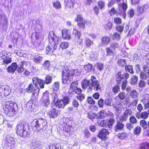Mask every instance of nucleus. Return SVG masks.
Wrapping results in <instances>:
<instances>
[{
    "label": "nucleus",
    "instance_id": "72a5a7b5",
    "mask_svg": "<svg viewBox=\"0 0 149 149\" xmlns=\"http://www.w3.org/2000/svg\"><path fill=\"white\" fill-rule=\"evenodd\" d=\"M118 65L121 68H123L126 65V60L123 59H120L117 61Z\"/></svg>",
    "mask_w": 149,
    "mask_h": 149
},
{
    "label": "nucleus",
    "instance_id": "1a4fd4ad",
    "mask_svg": "<svg viewBox=\"0 0 149 149\" xmlns=\"http://www.w3.org/2000/svg\"><path fill=\"white\" fill-rule=\"evenodd\" d=\"M15 143V141L13 138L9 136H7L4 144L5 146L7 149H10L13 147Z\"/></svg>",
    "mask_w": 149,
    "mask_h": 149
},
{
    "label": "nucleus",
    "instance_id": "7ed1b4c3",
    "mask_svg": "<svg viewBox=\"0 0 149 149\" xmlns=\"http://www.w3.org/2000/svg\"><path fill=\"white\" fill-rule=\"evenodd\" d=\"M3 110L7 116H13L17 113L18 108L17 104L10 100L6 102Z\"/></svg>",
    "mask_w": 149,
    "mask_h": 149
},
{
    "label": "nucleus",
    "instance_id": "393cba45",
    "mask_svg": "<svg viewBox=\"0 0 149 149\" xmlns=\"http://www.w3.org/2000/svg\"><path fill=\"white\" fill-rule=\"evenodd\" d=\"M124 125L120 122H118L114 126L113 129L115 132H118L121 130L123 129Z\"/></svg>",
    "mask_w": 149,
    "mask_h": 149
},
{
    "label": "nucleus",
    "instance_id": "473e14b6",
    "mask_svg": "<svg viewBox=\"0 0 149 149\" xmlns=\"http://www.w3.org/2000/svg\"><path fill=\"white\" fill-rule=\"evenodd\" d=\"M70 70L68 69L67 67L64 68L62 71V76L69 77L70 75H69Z\"/></svg>",
    "mask_w": 149,
    "mask_h": 149
},
{
    "label": "nucleus",
    "instance_id": "4be33fe9",
    "mask_svg": "<svg viewBox=\"0 0 149 149\" xmlns=\"http://www.w3.org/2000/svg\"><path fill=\"white\" fill-rule=\"evenodd\" d=\"M72 128V126L66 125L64 127H63V133L64 135L66 136L69 135L70 134L71 128Z\"/></svg>",
    "mask_w": 149,
    "mask_h": 149
},
{
    "label": "nucleus",
    "instance_id": "69168bd1",
    "mask_svg": "<svg viewBox=\"0 0 149 149\" xmlns=\"http://www.w3.org/2000/svg\"><path fill=\"white\" fill-rule=\"evenodd\" d=\"M129 120L130 123L136 124L137 123V120L134 116H132L129 118Z\"/></svg>",
    "mask_w": 149,
    "mask_h": 149
},
{
    "label": "nucleus",
    "instance_id": "dca6fc26",
    "mask_svg": "<svg viewBox=\"0 0 149 149\" xmlns=\"http://www.w3.org/2000/svg\"><path fill=\"white\" fill-rule=\"evenodd\" d=\"M148 8V6L145 4L143 6H138L136 11V14L139 16L142 14Z\"/></svg>",
    "mask_w": 149,
    "mask_h": 149
},
{
    "label": "nucleus",
    "instance_id": "680f3d73",
    "mask_svg": "<svg viewBox=\"0 0 149 149\" xmlns=\"http://www.w3.org/2000/svg\"><path fill=\"white\" fill-rule=\"evenodd\" d=\"M118 97L121 100H123L126 97L125 93L124 92H121L118 94Z\"/></svg>",
    "mask_w": 149,
    "mask_h": 149
},
{
    "label": "nucleus",
    "instance_id": "5fc2aeb1",
    "mask_svg": "<svg viewBox=\"0 0 149 149\" xmlns=\"http://www.w3.org/2000/svg\"><path fill=\"white\" fill-rule=\"evenodd\" d=\"M97 69L100 71H102L104 69V65L101 63H98L95 65Z\"/></svg>",
    "mask_w": 149,
    "mask_h": 149
},
{
    "label": "nucleus",
    "instance_id": "c03bdc74",
    "mask_svg": "<svg viewBox=\"0 0 149 149\" xmlns=\"http://www.w3.org/2000/svg\"><path fill=\"white\" fill-rule=\"evenodd\" d=\"M40 80V79L37 77H34L32 79L33 83L36 87L38 88L39 82Z\"/></svg>",
    "mask_w": 149,
    "mask_h": 149
},
{
    "label": "nucleus",
    "instance_id": "e433bc0d",
    "mask_svg": "<svg viewBox=\"0 0 149 149\" xmlns=\"http://www.w3.org/2000/svg\"><path fill=\"white\" fill-rule=\"evenodd\" d=\"M60 84L58 81L55 82L52 86L53 90L54 92L58 91L59 89Z\"/></svg>",
    "mask_w": 149,
    "mask_h": 149
},
{
    "label": "nucleus",
    "instance_id": "ea45409f",
    "mask_svg": "<svg viewBox=\"0 0 149 149\" xmlns=\"http://www.w3.org/2000/svg\"><path fill=\"white\" fill-rule=\"evenodd\" d=\"M4 90L3 95L6 96H7L10 93V89L8 86H5Z\"/></svg>",
    "mask_w": 149,
    "mask_h": 149
},
{
    "label": "nucleus",
    "instance_id": "49530a36",
    "mask_svg": "<svg viewBox=\"0 0 149 149\" xmlns=\"http://www.w3.org/2000/svg\"><path fill=\"white\" fill-rule=\"evenodd\" d=\"M138 80L137 77L136 76H133L131 78L130 83L131 84L135 85L137 84V81Z\"/></svg>",
    "mask_w": 149,
    "mask_h": 149
},
{
    "label": "nucleus",
    "instance_id": "412c9836",
    "mask_svg": "<svg viewBox=\"0 0 149 149\" xmlns=\"http://www.w3.org/2000/svg\"><path fill=\"white\" fill-rule=\"evenodd\" d=\"M104 104L106 106L112 107L115 109H117V107L114 104L113 102V100L111 98H107L104 101Z\"/></svg>",
    "mask_w": 149,
    "mask_h": 149
},
{
    "label": "nucleus",
    "instance_id": "cd10ccee",
    "mask_svg": "<svg viewBox=\"0 0 149 149\" xmlns=\"http://www.w3.org/2000/svg\"><path fill=\"white\" fill-rule=\"evenodd\" d=\"M107 121L105 120H98L96 124L100 127H106L107 126Z\"/></svg>",
    "mask_w": 149,
    "mask_h": 149
},
{
    "label": "nucleus",
    "instance_id": "58836bf2",
    "mask_svg": "<svg viewBox=\"0 0 149 149\" xmlns=\"http://www.w3.org/2000/svg\"><path fill=\"white\" fill-rule=\"evenodd\" d=\"M125 70L126 72H128L131 74L134 73L132 66L131 65H126L125 67Z\"/></svg>",
    "mask_w": 149,
    "mask_h": 149
},
{
    "label": "nucleus",
    "instance_id": "a18cd8bd",
    "mask_svg": "<svg viewBox=\"0 0 149 149\" xmlns=\"http://www.w3.org/2000/svg\"><path fill=\"white\" fill-rule=\"evenodd\" d=\"M49 149H62L61 146L59 144H52L49 146Z\"/></svg>",
    "mask_w": 149,
    "mask_h": 149
},
{
    "label": "nucleus",
    "instance_id": "3c124183",
    "mask_svg": "<svg viewBox=\"0 0 149 149\" xmlns=\"http://www.w3.org/2000/svg\"><path fill=\"white\" fill-rule=\"evenodd\" d=\"M140 125L144 129H146L148 127V123L144 120H141L140 121Z\"/></svg>",
    "mask_w": 149,
    "mask_h": 149
},
{
    "label": "nucleus",
    "instance_id": "f257e3e1",
    "mask_svg": "<svg viewBox=\"0 0 149 149\" xmlns=\"http://www.w3.org/2000/svg\"><path fill=\"white\" fill-rule=\"evenodd\" d=\"M33 130L36 132H45L47 128V122L44 119H35L31 123Z\"/></svg>",
    "mask_w": 149,
    "mask_h": 149
},
{
    "label": "nucleus",
    "instance_id": "f8f14e48",
    "mask_svg": "<svg viewBox=\"0 0 149 149\" xmlns=\"http://www.w3.org/2000/svg\"><path fill=\"white\" fill-rule=\"evenodd\" d=\"M132 111L131 110L129 109H126L123 115L120 117V120L122 122L126 121L128 116L132 115Z\"/></svg>",
    "mask_w": 149,
    "mask_h": 149
},
{
    "label": "nucleus",
    "instance_id": "c85d7f7f",
    "mask_svg": "<svg viewBox=\"0 0 149 149\" xmlns=\"http://www.w3.org/2000/svg\"><path fill=\"white\" fill-rule=\"evenodd\" d=\"M55 105L59 108H64L65 106L62 100L59 99L55 103Z\"/></svg>",
    "mask_w": 149,
    "mask_h": 149
},
{
    "label": "nucleus",
    "instance_id": "0eeeda50",
    "mask_svg": "<svg viewBox=\"0 0 149 149\" xmlns=\"http://www.w3.org/2000/svg\"><path fill=\"white\" fill-rule=\"evenodd\" d=\"M78 84L77 81L73 82L71 84L68 92L69 94H80L81 93L82 90L77 87Z\"/></svg>",
    "mask_w": 149,
    "mask_h": 149
},
{
    "label": "nucleus",
    "instance_id": "de8ad7c7",
    "mask_svg": "<svg viewBox=\"0 0 149 149\" xmlns=\"http://www.w3.org/2000/svg\"><path fill=\"white\" fill-rule=\"evenodd\" d=\"M73 33L75 35V39L80 38L81 36L80 32L77 31L76 29H74Z\"/></svg>",
    "mask_w": 149,
    "mask_h": 149
},
{
    "label": "nucleus",
    "instance_id": "c9c22d12",
    "mask_svg": "<svg viewBox=\"0 0 149 149\" xmlns=\"http://www.w3.org/2000/svg\"><path fill=\"white\" fill-rule=\"evenodd\" d=\"M42 59V57L39 55H37L34 56L33 61L36 63L38 64L41 62Z\"/></svg>",
    "mask_w": 149,
    "mask_h": 149
},
{
    "label": "nucleus",
    "instance_id": "6e6552de",
    "mask_svg": "<svg viewBox=\"0 0 149 149\" xmlns=\"http://www.w3.org/2000/svg\"><path fill=\"white\" fill-rule=\"evenodd\" d=\"M129 77V74L127 72H124L122 73L121 72H118L116 75V80L118 84L120 83L121 80L124 79V80L128 79Z\"/></svg>",
    "mask_w": 149,
    "mask_h": 149
},
{
    "label": "nucleus",
    "instance_id": "864d4df0",
    "mask_svg": "<svg viewBox=\"0 0 149 149\" xmlns=\"http://www.w3.org/2000/svg\"><path fill=\"white\" fill-rule=\"evenodd\" d=\"M117 136L119 138L121 139H124L127 136V134L123 132H122L118 133Z\"/></svg>",
    "mask_w": 149,
    "mask_h": 149
},
{
    "label": "nucleus",
    "instance_id": "8fccbe9b",
    "mask_svg": "<svg viewBox=\"0 0 149 149\" xmlns=\"http://www.w3.org/2000/svg\"><path fill=\"white\" fill-rule=\"evenodd\" d=\"M42 66L45 69H48L50 67L49 61H45Z\"/></svg>",
    "mask_w": 149,
    "mask_h": 149
},
{
    "label": "nucleus",
    "instance_id": "37998d69",
    "mask_svg": "<svg viewBox=\"0 0 149 149\" xmlns=\"http://www.w3.org/2000/svg\"><path fill=\"white\" fill-rule=\"evenodd\" d=\"M85 70L88 72H91L93 69V66L90 64H88L84 66Z\"/></svg>",
    "mask_w": 149,
    "mask_h": 149
},
{
    "label": "nucleus",
    "instance_id": "f03ea898",
    "mask_svg": "<svg viewBox=\"0 0 149 149\" xmlns=\"http://www.w3.org/2000/svg\"><path fill=\"white\" fill-rule=\"evenodd\" d=\"M48 39L50 45L46 48V53L49 54L51 52L52 54L57 47L58 43V38L55 35L53 31H50L48 35Z\"/></svg>",
    "mask_w": 149,
    "mask_h": 149
},
{
    "label": "nucleus",
    "instance_id": "0e129e2a",
    "mask_svg": "<svg viewBox=\"0 0 149 149\" xmlns=\"http://www.w3.org/2000/svg\"><path fill=\"white\" fill-rule=\"evenodd\" d=\"M72 104L74 107L77 109L79 105L78 102L76 99L73 100Z\"/></svg>",
    "mask_w": 149,
    "mask_h": 149
},
{
    "label": "nucleus",
    "instance_id": "bb28decb",
    "mask_svg": "<svg viewBox=\"0 0 149 149\" xmlns=\"http://www.w3.org/2000/svg\"><path fill=\"white\" fill-rule=\"evenodd\" d=\"M91 79L90 80H88L87 79H84L82 81V87L84 89H86L87 87L89 88V86L91 85Z\"/></svg>",
    "mask_w": 149,
    "mask_h": 149
},
{
    "label": "nucleus",
    "instance_id": "052dcab7",
    "mask_svg": "<svg viewBox=\"0 0 149 149\" xmlns=\"http://www.w3.org/2000/svg\"><path fill=\"white\" fill-rule=\"evenodd\" d=\"M73 118L70 117L68 118H66L65 119V121L66 124L67 125H70L73 122Z\"/></svg>",
    "mask_w": 149,
    "mask_h": 149
},
{
    "label": "nucleus",
    "instance_id": "6e6d98bb",
    "mask_svg": "<svg viewBox=\"0 0 149 149\" xmlns=\"http://www.w3.org/2000/svg\"><path fill=\"white\" fill-rule=\"evenodd\" d=\"M120 35L118 33H114L112 36V39L113 40H119L120 38Z\"/></svg>",
    "mask_w": 149,
    "mask_h": 149
},
{
    "label": "nucleus",
    "instance_id": "f704fd0d",
    "mask_svg": "<svg viewBox=\"0 0 149 149\" xmlns=\"http://www.w3.org/2000/svg\"><path fill=\"white\" fill-rule=\"evenodd\" d=\"M145 106V109H146L149 107V99L148 97H145L142 100Z\"/></svg>",
    "mask_w": 149,
    "mask_h": 149
},
{
    "label": "nucleus",
    "instance_id": "ddd939ff",
    "mask_svg": "<svg viewBox=\"0 0 149 149\" xmlns=\"http://www.w3.org/2000/svg\"><path fill=\"white\" fill-rule=\"evenodd\" d=\"M116 1L119 7L122 9V10L119 13H125L127 8V4L124 2L123 0H116Z\"/></svg>",
    "mask_w": 149,
    "mask_h": 149
},
{
    "label": "nucleus",
    "instance_id": "9b49d317",
    "mask_svg": "<svg viewBox=\"0 0 149 149\" xmlns=\"http://www.w3.org/2000/svg\"><path fill=\"white\" fill-rule=\"evenodd\" d=\"M109 134L108 130L107 129H104L100 131L97 136L99 138L105 140L107 139V135Z\"/></svg>",
    "mask_w": 149,
    "mask_h": 149
},
{
    "label": "nucleus",
    "instance_id": "79ce46f5",
    "mask_svg": "<svg viewBox=\"0 0 149 149\" xmlns=\"http://www.w3.org/2000/svg\"><path fill=\"white\" fill-rule=\"evenodd\" d=\"M141 131V128L139 126L135 127L133 130V134L135 135H139Z\"/></svg>",
    "mask_w": 149,
    "mask_h": 149
},
{
    "label": "nucleus",
    "instance_id": "39448f33",
    "mask_svg": "<svg viewBox=\"0 0 149 149\" xmlns=\"http://www.w3.org/2000/svg\"><path fill=\"white\" fill-rule=\"evenodd\" d=\"M40 90L38 88L36 87H34L33 85L32 84H29L27 88L26 91L29 93H32L31 99L32 101H36L38 98Z\"/></svg>",
    "mask_w": 149,
    "mask_h": 149
},
{
    "label": "nucleus",
    "instance_id": "338daca9",
    "mask_svg": "<svg viewBox=\"0 0 149 149\" xmlns=\"http://www.w3.org/2000/svg\"><path fill=\"white\" fill-rule=\"evenodd\" d=\"M123 26L122 25L116 26L115 28L120 33H121L123 32Z\"/></svg>",
    "mask_w": 149,
    "mask_h": 149
},
{
    "label": "nucleus",
    "instance_id": "6ab92c4d",
    "mask_svg": "<svg viewBox=\"0 0 149 149\" xmlns=\"http://www.w3.org/2000/svg\"><path fill=\"white\" fill-rule=\"evenodd\" d=\"M38 33L36 34V40L33 43V45L36 48L38 49H43V45L41 43L40 40L37 38V36L38 35Z\"/></svg>",
    "mask_w": 149,
    "mask_h": 149
},
{
    "label": "nucleus",
    "instance_id": "b1692460",
    "mask_svg": "<svg viewBox=\"0 0 149 149\" xmlns=\"http://www.w3.org/2000/svg\"><path fill=\"white\" fill-rule=\"evenodd\" d=\"M17 63H13L7 68V70L9 72L14 73L17 69Z\"/></svg>",
    "mask_w": 149,
    "mask_h": 149
},
{
    "label": "nucleus",
    "instance_id": "a878e982",
    "mask_svg": "<svg viewBox=\"0 0 149 149\" xmlns=\"http://www.w3.org/2000/svg\"><path fill=\"white\" fill-rule=\"evenodd\" d=\"M65 8L67 9L68 8H72L74 4V0H65Z\"/></svg>",
    "mask_w": 149,
    "mask_h": 149
},
{
    "label": "nucleus",
    "instance_id": "c756f323",
    "mask_svg": "<svg viewBox=\"0 0 149 149\" xmlns=\"http://www.w3.org/2000/svg\"><path fill=\"white\" fill-rule=\"evenodd\" d=\"M31 149H41V146L40 143L34 142L30 145Z\"/></svg>",
    "mask_w": 149,
    "mask_h": 149
},
{
    "label": "nucleus",
    "instance_id": "4c0bfd02",
    "mask_svg": "<svg viewBox=\"0 0 149 149\" xmlns=\"http://www.w3.org/2000/svg\"><path fill=\"white\" fill-rule=\"evenodd\" d=\"M115 122V120L113 118L109 119L107 121V126L109 128H111Z\"/></svg>",
    "mask_w": 149,
    "mask_h": 149
},
{
    "label": "nucleus",
    "instance_id": "20e7f679",
    "mask_svg": "<svg viewBox=\"0 0 149 149\" xmlns=\"http://www.w3.org/2000/svg\"><path fill=\"white\" fill-rule=\"evenodd\" d=\"M16 132L21 137L25 138L29 136L31 132L29 125L26 123H18L17 125Z\"/></svg>",
    "mask_w": 149,
    "mask_h": 149
},
{
    "label": "nucleus",
    "instance_id": "aec40b11",
    "mask_svg": "<svg viewBox=\"0 0 149 149\" xmlns=\"http://www.w3.org/2000/svg\"><path fill=\"white\" fill-rule=\"evenodd\" d=\"M149 114L148 112L144 111L142 113L137 112L135 114L136 117L139 119L142 118L144 119H146L148 117Z\"/></svg>",
    "mask_w": 149,
    "mask_h": 149
},
{
    "label": "nucleus",
    "instance_id": "bf43d9fd",
    "mask_svg": "<svg viewBox=\"0 0 149 149\" xmlns=\"http://www.w3.org/2000/svg\"><path fill=\"white\" fill-rule=\"evenodd\" d=\"M134 124L131 123H127L126 125L127 129L130 131L132 130L134 127Z\"/></svg>",
    "mask_w": 149,
    "mask_h": 149
},
{
    "label": "nucleus",
    "instance_id": "423d86ee",
    "mask_svg": "<svg viewBox=\"0 0 149 149\" xmlns=\"http://www.w3.org/2000/svg\"><path fill=\"white\" fill-rule=\"evenodd\" d=\"M90 84L91 86H89V88H88L89 91L92 90L93 87L94 88V90L96 91H98L101 90V88L100 86V81L97 80L96 78L94 76H91Z\"/></svg>",
    "mask_w": 149,
    "mask_h": 149
},
{
    "label": "nucleus",
    "instance_id": "a19ab883",
    "mask_svg": "<svg viewBox=\"0 0 149 149\" xmlns=\"http://www.w3.org/2000/svg\"><path fill=\"white\" fill-rule=\"evenodd\" d=\"M52 76L49 75H47L46 76L45 78V84H50L52 81Z\"/></svg>",
    "mask_w": 149,
    "mask_h": 149
},
{
    "label": "nucleus",
    "instance_id": "f3484780",
    "mask_svg": "<svg viewBox=\"0 0 149 149\" xmlns=\"http://www.w3.org/2000/svg\"><path fill=\"white\" fill-rule=\"evenodd\" d=\"M58 113V110L55 108H52L48 112L47 114L50 118H54L57 117Z\"/></svg>",
    "mask_w": 149,
    "mask_h": 149
},
{
    "label": "nucleus",
    "instance_id": "13d9d810",
    "mask_svg": "<svg viewBox=\"0 0 149 149\" xmlns=\"http://www.w3.org/2000/svg\"><path fill=\"white\" fill-rule=\"evenodd\" d=\"M68 46V43L67 42H63L60 45V47L62 49H65Z\"/></svg>",
    "mask_w": 149,
    "mask_h": 149
},
{
    "label": "nucleus",
    "instance_id": "2eb2a0df",
    "mask_svg": "<svg viewBox=\"0 0 149 149\" xmlns=\"http://www.w3.org/2000/svg\"><path fill=\"white\" fill-rule=\"evenodd\" d=\"M143 69L146 74L141 72L140 73V76L141 79H146V77H149V65H145Z\"/></svg>",
    "mask_w": 149,
    "mask_h": 149
},
{
    "label": "nucleus",
    "instance_id": "a211bd4d",
    "mask_svg": "<svg viewBox=\"0 0 149 149\" xmlns=\"http://www.w3.org/2000/svg\"><path fill=\"white\" fill-rule=\"evenodd\" d=\"M62 34L63 38L66 40H69L71 38L70 30L64 29L62 30Z\"/></svg>",
    "mask_w": 149,
    "mask_h": 149
},
{
    "label": "nucleus",
    "instance_id": "4d7b16f0",
    "mask_svg": "<svg viewBox=\"0 0 149 149\" xmlns=\"http://www.w3.org/2000/svg\"><path fill=\"white\" fill-rule=\"evenodd\" d=\"M52 98L53 99L52 102L53 103H55L58 100H59L58 99V95L55 93H53L52 95Z\"/></svg>",
    "mask_w": 149,
    "mask_h": 149
},
{
    "label": "nucleus",
    "instance_id": "e2e57ef3",
    "mask_svg": "<svg viewBox=\"0 0 149 149\" xmlns=\"http://www.w3.org/2000/svg\"><path fill=\"white\" fill-rule=\"evenodd\" d=\"M85 42L86 45L88 47H90L93 42V41H91L89 38H86L85 39Z\"/></svg>",
    "mask_w": 149,
    "mask_h": 149
},
{
    "label": "nucleus",
    "instance_id": "2f4dec72",
    "mask_svg": "<svg viewBox=\"0 0 149 149\" xmlns=\"http://www.w3.org/2000/svg\"><path fill=\"white\" fill-rule=\"evenodd\" d=\"M96 114L92 111H90L87 113V117L92 120L96 118Z\"/></svg>",
    "mask_w": 149,
    "mask_h": 149
},
{
    "label": "nucleus",
    "instance_id": "9d476101",
    "mask_svg": "<svg viewBox=\"0 0 149 149\" xmlns=\"http://www.w3.org/2000/svg\"><path fill=\"white\" fill-rule=\"evenodd\" d=\"M42 102V105L44 106L47 107L50 104L49 93L47 91L43 93L41 99Z\"/></svg>",
    "mask_w": 149,
    "mask_h": 149
},
{
    "label": "nucleus",
    "instance_id": "7c9ffc66",
    "mask_svg": "<svg viewBox=\"0 0 149 149\" xmlns=\"http://www.w3.org/2000/svg\"><path fill=\"white\" fill-rule=\"evenodd\" d=\"M111 40V39L108 36L103 37L102 39V43L106 45L108 44Z\"/></svg>",
    "mask_w": 149,
    "mask_h": 149
},
{
    "label": "nucleus",
    "instance_id": "603ef678",
    "mask_svg": "<svg viewBox=\"0 0 149 149\" xmlns=\"http://www.w3.org/2000/svg\"><path fill=\"white\" fill-rule=\"evenodd\" d=\"M53 6L56 9H59L61 8V5L60 2L57 1L53 3Z\"/></svg>",
    "mask_w": 149,
    "mask_h": 149
},
{
    "label": "nucleus",
    "instance_id": "4468645a",
    "mask_svg": "<svg viewBox=\"0 0 149 149\" xmlns=\"http://www.w3.org/2000/svg\"><path fill=\"white\" fill-rule=\"evenodd\" d=\"M75 20L78 22V25L80 29H83L84 27L85 21L83 19L81 15H77V17L75 19Z\"/></svg>",
    "mask_w": 149,
    "mask_h": 149
},
{
    "label": "nucleus",
    "instance_id": "774afa93",
    "mask_svg": "<svg viewBox=\"0 0 149 149\" xmlns=\"http://www.w3.org/2000/svg\"><path fill=\"white\" fill-rule=\"evenodd\" d=\"M114 22L117 24H119L121 23L122 20L120 18L114 17Z\"/></svg>",
    "mask_w": 149,
    "mask_h": 149
},
{
    "label": "nucleus",
    "instance_id": "09e8293b",
    "mask_svg": "<svg viewBox=\"0 0 149 149\" xmlns=\"http://www.w3.org/2000/svg\"><path fill=\"white\" fill-rule=\"evenodd\" d=\"M149 147V143H143L140 145V149H148Z\"/></svg>",
    "mask_w": 149,
    "mask_h": 149
},
{
    "label": "nucleus",
    "instance_id": "5701e85b",
    "mask_svg": "<svg viewBox=\"0 0 149 149\" xmlns=\"http://www.w3.org/2000/svg\"><path fill=\"white\" fill-rule=\"evenodd\" d=\"M26 64V62L24 61H20L18 64L17 65V70L19 73H22L25 70L24 66Z\"/></svg>",
    "mask_w": 149,
    "mask_h": 149
}]
</instances>
